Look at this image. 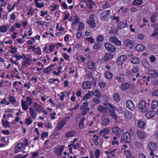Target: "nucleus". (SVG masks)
<instances>
[{"mask_svg":"<svg viewBox=\"0 0 158 158\" xmlns=\"http://www.w3.org/2000/svg\"><path fill=\"white\" fill-rule=\"evenodd\" d=\"M23 146V144L22 143L20 142L17 143L14 147V152L15 153H17L21 151V149Z\"/></svg>","mask_w":158,"mask_h":158,"instance_id":"8","label":"nucleus"},{"mask_svg":"<svg viewBox=\"0 0 158 158\" xmlns=\"http://www.w3.org/2000/svg\"><path fill=\"white\" fill-rule=\"evenodd\" d=\"M93 101L97 104H99L100 102V100L98 98H94Z\"/></svg>","mask_w":158,"mask_h":158,"instance_id":"62","label":"nucleus"},{"mask_svg":"<svg viewBox=\"0 0 158 158\" xmlns=\"http://www.w3.org/2000/svg\"><path fill=\"white\" fill-rule=\"evenodd\" d=\"M86 39L88 42L91 43H93L94 42V39L91 37H87L86 38Z\"/></svg>","mask_w":158,"mask_h":158,"instance_id":"47","label":"nucleus"},{"mask_svg":"<svg viewBox=\"0 0 158 158\" xmlns=\"http://www.w3.org/2000/svg\"><path fill=\"white\" fill-rule=\"evenodd\" d=\"M84 28V24L82 23H80L79 24L78 26V28L77 29V31H81Z\"/></svg>","mask_w":158,"mask_h":158,"instance_id":"44","label":"nucleus"},{"mask_svg":"<svg viewBox=\"0 0 158 158\" xmlns=\"http://www.w3.org/2000/svg\"><path fill=\"white\" fill-rule=\"evenodd\" d=\"M131 61L133 64H137L140 62V60L136 57H134L131 58Z\"/></svg>","mask_w":158,"mask_h":158,"instance_id":"12","label":"nucleus"},{"mask_svg":"<svg viewBox=\"0 0 158 158\" xmlns=\"http://www.w3.org/2000/svg\"><path fill=\"white\" fill-rule=\"evenodd\" d=\"M25 60L23 61L22 64L24 66H26L28 64L29 65L30 64V61L31 60L29 58H27L25 59Z\"/></svg>","mask_w":158,"mask_h":158,"instance_id":"24","label":"nucleus"},{"mask_svg":"<svg viewBox=\"0 0 158 158\" xmlns=\"http://www.w3.org/2000/svg\"><path fill=\"white\" fill-rule=\"evenodd\" d=\"M106 77L107 79H110L112 77V73L110 72H106L105 74Z\"/></svg>","mask_w":158,"mask_h":158,"instance_id":"35","label":"nucleus"},{"mask_svg":"<svg viewBox=\"0 0 158 158\" xmlns=\"http://www.w3.org/2000/svg\"><path fill=\"white\" fill-rule=\"evenodd\" d=\"M2 122L3 126L5 127V128H6L7 127H10L9 123L8 121L6 120V121H3V120H2Z\"/></svg>","mask_w":158,"mask_h":158,"instance_id":"29","label":"nucleus"},{"mask_svg":"<svg viewBox=\"0 0 158 158\" xmlns=\"http://www.w3.org/2000/svg\"><path fill=\"white\" fill-rule=\"evenodd\" d=\"M104 46L106 49L111 52H113L116 50L115 48L109 43H105Z\"/></svg>","mask_w":158,"mask_h":158,"instance_id":"4","label":"nucleus"},{"mask_svg":"<svg viewBox=\"0 0 158 158\" xmlns=\"http://www.w3.org/2000/svg\"><path fill=\"white\" fill-rule=\"evenodd\" d=\"M158 102L157 101L154 100L152 101V108L154 109L156 108L158 106Z\"/></svg>","mask_w":158,"mask_h":158,"instance_id":"30","label":"nucleus"},{"mask_svg":"<svg viewBox=\"0 0 158 158\" xmlns=\"http://www.w3.org/2000/svg\"><path fill=\"white\" fill-rule=\"evenodd\" d=\"M29 112L31 116L33 118H35L36 117V114L33 109L31 107L29 108Z\"/></svg>","mask_w":158,"mask_h":158,"instance_id":"23","label":"nucleus"},{"mask_svg":"<svg viewBox=\"0 0 158 158\" xmlns=\"http://www.w3.org/2000/svg\"><path fill=\"white\" fill-rule=\"evenodd\" d=\"M89 19L86 21V23L92 27L94 28L96 27L95 20L94 19V15L91 14L90 16Z\"/></svg>","mask_w":158,"mask_h":158,"instance_id":"5","label":"nucleus"},{"mask_svg":"<svg viewBox=\"0 0 158 158\" xmlns=\"http://www.w3.org/2000/svg\"><path fill=\"white\" fill-rule=\"evenodd\" d=\"M33 121L31 119V118L29 117L28 118L26 119V123L27 124H30Z\"/></svg>","mask_w":158,"mask_h":158,"instance_id":"45","label":"nucleus"},{"mask_svg":"<svg viewBox=\"0 0 158 158\" xmlns=\"http://www.w3.org/2000/svg\"><path fill=\"white\" fill-rule=\"evenodd\" d=\"M129 86V84L128 83H124L123 84L121 88L123 90H126L128 89Z\"/></svg>","mask_w":158,"mask_h":158,"instance_id":"18","label":"nucleus"},{"mask_svg":"<svg viewBox=\"0 0 158 158\" xmlns=\"http://www.w3.org/2000/svg\"><path fill=\"white\" fill-rule=\"evenodd\" d=\"M147 103L144 100L141 101L139 103L138 107L142 112H145L148 110Z\"/></svg>","mask_w":158,"mask_h":158,"instance_id":"2","label":"nucleus"},{"mask_svg":"<svg viewBox=\"0 0 158 158\" xmlns=\"http://www.w3.org/2000/svg\"><path fill=\"white\" fill-rule=\"evenodd\" d=\"M113 54L110 53H106L104 58L106 60H109L113 58Z\"/></svg>","mask_w":158,"mask_h":158,"instance_id":"14","label":"nucleus"},{"mask_svg":"<svg viewBox=\"0 0 158 158\" xmlns=\"http://www.w3.org/2000/svg\"><path fill=\"white\" fill-rule=\"evenodd\" d=\"M9 99L10 101L12 103H14L16 102V100L13 96H10Z\"/></svg>","mask_w":158,"mask_h":158,"instance_id":"64","label":"nucleus"},{"mask_svg":"<svg viewBox=\"0 0 158 158\" xmlns=\"http://www.w3.org/2000/svg\"><path fill=\"white\" fill-rule=\"evenodd\" d=\"M48 133L47 132H44L42 133L41 135V137L43 138L45 137H46L48 136Z\"/></svg>","mask_w":158,"mask_h":158,"instance_id":"61","label":"nucleus"},{"mask_svg":"<svg viewBox=\"0 0 158 158\" xmlns=\"http://www.w3.org/2000/svg\"><path fill=\"white\" fill-rule=\"evenodd\" d=\"M145 48V46L143 44H139L136 46L135 49L137 51H143Z\"/></svg>","mask_w":158,"mask_h":158,"instance_id":"16","label":"nucleus"},{"mask_svg":"<svg viewBox=\"0 0 158 158\" xmlns=\"http://www.w3.org/2000/svg\"><path fill=\"white\" fill-rule=\"evenodd\" d=\"M120 97L118 94H114L113 95V98L114 101L117 102L119 101Z\"/></svg>","mask_w":158,"mask_h":158,"instance_id":"34","label":"nucleus"},{"mask_svg":"<svg viewBox=\"0 0 158 158\" xmlns=\"http://www.w3.org/2000/svg\"><path fill=\"white\" fill-rule=\"evenodd\" d=\"M51 70V68L49 66L44 70V72L45 73H49Z\"/></svg>","mask_w":158,"mask_h":158,"instance_id":"55","label":"nucleus"},{"mask_svg":"<svg viewBox=\"0 0 158 158\" xmlns=\"http://www.w3.org/2000/svg\"><path fill=\"white\" fill-rule=\"evenodd\" d=\"M124 114L125 116L128 119H130L132 117V115L131 113L128 111L124 112Z\"/></svg>","mask_w":158,"mask_h":158,"instance_id":"31","label":"nucleus"},{"mask_svg":"<svg viewBox=\"0 0 158 158\" xmlns=\"http://www.w3.org/2000/svg\"><path fill=\"white\" fill-rule=\"evenodd\" d=\"M118 29H120L122 28H124V21L121 22L117 26Z\"/></svg>","mask_w":158,"mask_h":158,"instance_id":"37","label":"nucleus"},{"mask_svg":"<svg viewBox=\"0 0 158 158\" xmlns=\"http://www.w3.org/2000/svg\"><path fill=\"white\" fill-rule=\"evenodd\" d=\"M22 107L23 109L24 110H27L28 108V106L26 101L23 100L22 101Z\"/></svg>","mask_w":158,"mask_h":158,"instance_id":"22","label":"nucleus"},{"mask_svg":"<svg viewBox=\"0 0 158 158\" xmlns=\"http://www.w3.org/2000/svg\"><path fill=\"white\" fill-rule=\"evenodd\" d=\"M149 58L151 62L152 63H154L155 61L156 60V58L154 55H152Z\"/></svg>","mask_w":158,"mask_h":158,"instance_id":"54","label":"nucleus"},{"mask_svg":"<svg viewBox=\"0 0 158 158\" xmlns=\"http://www.w3.org/2000/svg\"><path fill=\"white\" fill-rule=\"evenodd\" d=\"M111 113L110 114V115L111 116L114 120L116 121L117 118V115L114 112V111L111 112Z\"/></svg>","mask_w":158,"mask_h":158,"instance_id":"42","label":"nucleus"},{"mask_svg":"<svg viewBox=\"0 0 158 158\" xmlns=\"http://www.w3.org/2000/svg\"><path fill=\"white\" fill-rule=\"evenodd\" d=\"M92 95H93V92L89 91L87 94L85 95L83 97V99L84 100L85 99L89 98Z\"/></svg>","mask_w":158,"mask_h":158,"instance_id":"20","label":"nucleus"},{"mask_svg":"<svg viewBox=\"0 0 158 158\" xmlns=\"http://www.w3.org/2000/svg\"><path fill=\"white\" fill-rule=\"evenodd\" d=\"M104 39L103 36L99 35L97 37V41L98 42H100L102 41Z\"/></svg>","mask_w":158,"mask_h":158,"instance_id":"51","label":"nucleus"},{"mask_svg":"<svg viewBox=\"0 0 158 158\" xmlns=\"http://www.w3.org/2000/svg\"><path fill=\"white\" fill-rule=\"evenodd\" d=\"M17 48H15L14 47H11V50L10 51V52L13 54H14L17 52Z\"/></svg>","mask_w":158,"mask_h":158,"instance_id":"57","label":"nucleus"},{"mask_svg":"<svg viewBox=\"0 0 158 158\" xmlns=\"http://www.w3.org/2000/svg\"><path fill=\"white\" fill-rule=\"evenodd\" d=\"M64 148V146L63 145H61L59 147L57 148L55 152L56 155L57 156L61 155L62 154V152Z\"/></svg>","mask_w":158,"mask_h":158,"instance_id":"11","label":"nucleus"},{"mask_svg":"<svg viewBox=\"0 0 158 158\" xmlns=\"http://www.w3.org/2000/svg\"><path fill=\"white\" fill-rule=\"evenodd\" d=\"M100 153V151L99 150H96L95 153V156L96 158H98L99 156Z\"/></svg>","mask_w":158,"mask_h":158,"instance_id":"56","label":"nucleus"},{"mask_svg":"<svg viewBox=\"0 0 158 158\" xmlns=\"http://www.w3.org/2000/svg\"><path fill=\"white\" fill-rule=\"evenodd\" d=\"M156 15L153 14L151 16V21L152 23L155 22L156 19Z\"/></svg>","mask_w":158,"mask_h":158,"instance_id":"46","label":"nucleus"},{"mask_svg":"<svg viewBox=\"0 0 158 158\" xmlns=\"http://www.w3.org/2000/svg\"><path fill=\"white\" fill-rule=\"evenodd\" d=\"M105 133V134H108L109 133V131L107 129H104L101 130L100 132V134L104 133Z\"/></svg>","mask_w":158,"mask_h":158,"instance_id":"52","label":"nucleus"},{"mask_svg":"<svg viewBox=\"0 0 158 158\" xmlns=\"http://www.w3.org/2000/svg\"><path fill=\"white\" fill-rule=\"evenodd\" d=\"M35 4L37 7L40 8L43 7L44 5V3L43 2L41 3L39 2H36V3H35Z\"/></svg>","mask_w":158,"mask_h":158,"instance_id":"50","label":"nucleus"},{"mask_svg":"<svg viewBox=\"0 0 158 158\" xmlns=\"http://www.w3.org/2000/svg\"><path fill=\"white\" fill-rule=\"evenodd\" d=\"M126 105V107L131 110H134L136 107L135 105L131 100H127Z\"/></svg>","mask_w":158,"mask_h":158,"instance_id":"6","label":"nucleus"},{"mask_svg":"<svg viewBox=\"0 0 158 158\" xmlns=\"http://www.w3.org/2000/svg\"><path fill=\"white\" fill-rule=\"evenodd\" d=\"M131 140V138L130 135L128 132H126L122 134L121 142L124 141L126 143H129L130 142Z\"/></svg>","mask_w":158,"mask_h":158,"instance_id":"3","label":"nucleus"},{"mask_svg":"<svg viewBox=\"0 0 158 158\" xmlns=\"http://www.w3.org/2000/svg\"><path fill=\"white\" fill-rule=\"evenodd\" d=\"M110 122V120L108 118H106L104 119L102 122V125L106 126Z\"/></svg>","mask_w":158,"mask_h":158,"instance_id":"40","label":"nucleus"},{"mask_svg":"<svg viewBox=\"0 0 158 158\" xmlns=\"http://www.w3.org/2000/svg\"><path fill=\"white\" fill-rule=\"evenodd\" d=\"M137 133L138 136L141 139H143L145 137L144 133L142 131H137Z\"/></svg>","mask_w":158,"mask_h":158,"instance_id":"25","label":"nucleus"},{"mask_svg":"<svg viewBox=\"0 0 158 158\" xmlns=\"http://www.w3.org/2000/svg\"><path fill=\"white\" fill-rule=\"evenodd\" d=\"M145 125V123L143 121L140 120H139L138 123V126L141 128H143Z\"/></svg>","mask_w":158,"mask_h":158,"instance_id":"33","label":"nucleus"},{"mask_svg":"<svg viewBox=\"0 0 158 158\" xmlns=\"http://www.w3.org/2000/svg\"><path fill=\"white\" fill-rule=\"evenodd\" d=\"M93 95H94L95 96L99 97H101V94L99 92L98 90L97 89L96 90L94 93L93 92Z\"/></svg>","mask_w":158,"mask_h":158,"instance_id":"38","label":"nucleus"},{"mask_svg":"<svg viewBox=\"0 0 158 158\" xmlns=\"http://www.w3.org/2000/svg\"><path fill=\"white\" fill-rule=\"evenodd\" d=\"M91 85V82L88 81H86L82 84V87L84 89H87L88 88H90V86Z\"/></svg>","mask_w":158,"mask_h":158,"instance_id":"13","label":"nucleus"},{"mask_svg":"<svg viewBox=\"0 0 158 158\" xmlns=\"http://www.w3.org/2000/svg\"><path fill=\"white\" fill-rule=\"evenodd\" d=\"M131 71L134 73H135L139 72V69L138 67L135 66L133 69L131 70Z\"/></svg>","mask_w":158,"mask_h":158,"instance_id":"58","label":"nucleus"},{"mask_svg":"<svg viewBox=\"0 0 158 158\" xmlns=\"http://www.w3.org/2000/svg\"><path fill=\"white\" fill-rule=\"evenodd\" d=\"M108 107L110 108L109 110L110 112L112 111H114L115 110L116 108L114 106L111 105L110 104H108Z\"/></svg>","mask_w":158,"mask_h":158,"instance_id":"39","label":"nucleus"},{"mask_svg":"<svg viewBox=\"0 0 158 158\" xmlns=\"http://www.w3.org/2000/svg\"><path fill=\"white\" fill-rule=\"evenodd\" d=\"M118 38L115 36H112L109 38V42L111 43H114Z\"/></svg>","mask_w":158,"mask_h":158,"instance_id":"36","label":"nucleus"},{"mask_svg":"<svg viewBox=\"0 0 158 158\" xmlns=\"http://www.w3.org/2000/svg\"><path fill=\"white\" fill-rule=\"evenodd\" d=\"M26 101L28 102V105H30L32 102V100L30 97H27L26 98Z\"/></svg>","mask_w":158,"mask_h":158,"instance_id":"53","label":"nucleus"},{"mask_svg":"<svg viewBox=\"0 0 158 158\" xmlns=\"http://www.w3.org/2000/svg\"><path fill=\"white\" fill-rule=\"evenodd\" d=\"M99 85L101 88H103L105 86L106 84L105 82L101 81L99 82Z\"/></svg>","mask_w":158,"mask_h":158,"instance_id":"60","label":"nucleus"},{"mask_svg":"<svg viewBox=\"0 0 158 158\" xmlns=\"http://www.w3.org/2000/svg\"><path fill=\"white\" fill-rule=\"evenodd\" d=\"M23 143V146H28V139H25Z\"/></svg>","mask_w":158,"mask_h":158,"instance_id":"63","label":"nucleus"},{"mask_svg":"<svg viewBox=\"0 0 158 158\" xmlns=\"http://www.w3.org/2000/svg\"><path fill=\"white\" fill-rule=\"evenodd\" d=\"M142 3V0H135L133 4L135 5H139Z\"/></svg>","mask_w":158,"mask_h":158,"instance_id":"43","label":"nucleus"},{"mask_svg":"<svg viewBox=\"0 0 158 158\" xmlns=\"http://www.w3.org/2000/svg\"><path fill=\"white\" fill-rule=\"evenodd\" d=\"M156 148V144L152 142L149 143L148 145V149L149 151H154Z\"/></svg>","mask_w":158,"mask_h":158,"instance_id":"10","label":"nucleus"},{"mask_svg":"<svg viewBox=\"0 0 158 158\" xmlns=\"http://www.w3.org/2000/svg\"><path fill=\"white\" fill-rule=\"evenodd\" d=\"M149 74L151 75V77L153 78H156L158 77V72L154 69H149Z\"/></svg>","mask_w":158,"mask_h":158,"instance_id":"9","label":"nucleus"},{"mask_svg":"<svg viewBox=\"0 0 158 158\" xmlns=\"http://www.w3.org/2000/svg\"><path fill=\"white\" fill-rule=\"evenodd\" d=\"M118 32V29L115 28H113L110 30L109 31V33L110 34L112 35H114L117 34Z\"/></svg>","mask_w":158,"mask_h":158,"instance_id":"28","label":"nucleus"},{"mask_svg":"<svg viewBox=\"0 0 158 158\" xmlns=\"http://www.w3.org/2000/svg\"><path fill=\"white\" fill-rule=\"evenodd\" d=\"M89 110V107H86L85 110H82L81 111V114L82 116L85 115L87 114Z\"/></svg>","mask_w":158,"mask_h":158,"instance_id":"41","label":"nucleus"},{"mask_svg":"<svg viewBox=\"0 0 158 158\" xmlns=\"http://www.w3.org/2000/svg\"><path fill=\"white\" fill-rule=\"evenodd\" d=\"M34 107L35 108L37 111L39 112L41 111L42 108L41 106H40L37 103H35Z\"/></svg>","mask_w":158,"mask_h":158,"instance_id":"27","label":"nucleus"},{"mask_svg":"<svg viewBox=\"0 0 158 158\" xmlns=\"http://www.w3.org/2000/svg\"><path fill=\"white\" fill-rule=\"evenodd\" d=\"M56 28L58 29L60 31H64V28L62 27H59V23H57Z\"/></svg>","mask_w":158,"mask_h":158,"instance_id":"59","label":"nucleus"},{"mask_svg":"<svg viewBox=\"0 0 158 158\" xmlns=\"http://www.w3.org/2000/svg\"><path fill=\"white\" fill-rule=\"evenodd\" d=\"M101 46V43H95L94 46V48L96 49L99 48Z\"/></svg>","mask_w":158,"mask_h":158,"instance_id":"48","label":"nucleus"},{"mask_svg":"<svg viewBox=\"0 0 158 158\" xmlns=\"http://www.w3.org/2000/svg\"><path fill=\"white\" fill-rule=\"evenodd\" d=\"M98 110L100 112L102 113L106 112L107 109L106 107L102 106H99L97 108Z\"/></svg>","mask_w":158,"mask_h":158,"instance_id":"15","label":"nucleus"},{"mask_svg":"<svg viewBox=\"0 0 158 158\" xmlns=\"http://www.w3.org/2000/svg\"><path fill=\"white\" fill-rule=\"evenodd\" d=\"M75 134V132L74 131H68L66 133L65 137L66 138H69L70 137H73L74 135Z\"/></svg>","mask_w":158,"mask_h":158,"instance_id":"19","label":"nucleus"},{"mask_svg":"<svg viewBox=\"0 0 158 158\" xmlns=\"http://www.w3.org/2000/svg\"><path fill=\"white\" fill-rule=\"evenodd\" d=\"M127 59V56L126 55L122 56L118 59L116 63L118 65H122L125 62Z\"/></svg>","mask_w":158,"mask_h":158,"instance_id":"7","label":"nucleus"},{"mask_svg":"<svg viewBox=\"0 0 158 158\" xmlns=\"http://www.w3.org/2000/svg\"><path fill=\"white\" fill-rule=\"evenodd\" d=\"M88 64L89 68L90 69H92L95 66L94 63L92 62H90Z\"/></svg>","mask_w":158,"mask_h":158,"instance_id":"49","label":"nucleus"},{"mask_svg":"<svg viewBox=\"0 0 158 158\" xmlns=\"http://www.w3.org/2000/svg\"><path fill=\"white\" fill-rule=\"evenodd\" d=\"M7 30V26H0V31L1 32H5Z\"/></svg>","mask_w":158,"mask_h":158,"instance_id":"32","label":"nucleus"},{"mask_svg":"<svg viewBox=\"0 0 158 158\" xmlns=\"http://www.w3.org/2000/svg\"><path fill=\"white\" fill-rule=\"evenodd\" d=\"M65 122L63 121H61L59 123L57 126V129L60 130L62 129L63 127L65 125Z\"/></svg>","mask_w":158,"mask_h":158,"instance_id":"21","label":"nucleus"},{"mask_svg":"<svg viewBox=\"0 0 158 158\" xmlns=\"http://www.w3.org/2000/svg\"><path fill=\"white\" fill-rule=\"evenodd\" d=\"M155 113L154 111H149L146 114V117L148 118H151L154 116Z\"/></svg>","mask_w":158,"mask_h":158,"instance_id":"17","label":"nucleus"},{"mask_svg":"<svg viewBox=\"0 0 158 158\" xmlns=\"http://www.w3.org/2000/svg\"><path fill=\"white\" fill-rule=\"evenodd\" d=\"M119 128L118 127H116L112 128V130L113 131L114 133H117L116 135L118 137H120V136L119 133H117L118 132H119Z\"/></svg>","mask_w":158,"mask_h":158,"instance_id":"26","label":"nucleus"},{"mask_svg":"<svg viewBox=\"0 0 158 158\" xmlns=\"http://www.w3.org/2000/svg\"><path fill=\"white\" fill-rule=\"evenodd\" d=\"M110 10H103L100 15V19L101 20L106 21H108L110 17Z\"/></svg>","mask_w":158,"mask_h":158,"instance_id":"1","label":"nucleus"}]
</instances>
